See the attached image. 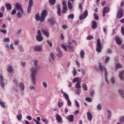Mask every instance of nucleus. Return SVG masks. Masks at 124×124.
Here are the masks:
<instances>
[{
  "label": "nucleus",
  "instance_id": "obj_22",
  "mask_svg": "<svg viewBox=\"0 0 124 124\" xmlns=\"http://www.w3.org/2000/svg\"><path fill=\"white\" fill-rule=\"evenodd\" d=\"M5 6L7 9V10H11L12 8V6H11V4L8 3L5 4Z\"/></svg>",
  "mask_w": 124,
  "mask_h": 124
},
{
  "label": "nucleus",
  "instance_id": "obj_31",
  "mask_svg": "<svg viewBox=\"0 0 124 124\" xmlns=\"http://www.w3.org/2000/svg\"><path fill=\"white\" fill-rule=\"evenodd\" d=\"M19 87L22 90V91H24L25 90V85L24 83L20 82L19 84Z\"/></svg>",
  "mask_w": 124,
  "mask_h": 124
},
{
  "label": "nucleus",
  "instance_id": "obj_49",
  "mask_svg": "<svg viewBox=\"0 0 124 124\" xmlns=\"http://www.w3.org/2000/svg\"><path fill=\"white\" fill-rule=\"evenodd\" d=\"M72 73L74 76H76V73H77V71H76V69H75V68H74V70L72 72Z\"/></svg>",
  "mask_w": 124,
  "mask_h": 124
},
{
  "label": "nucleus",
  "instance_id": "obj_51",
  "mask_svg": "<svg viewBox=\"0 0 124 124\" xmlns=\"http://www.w3.org/2000/svg\"><path fill=\"white\" fill-rule=\"evenodd\" d=\"M75 104L77 107H80V104H79V102L77 100H75Z\"/></svg>",
  "mask_w": 124,
  "mask_h": 124
},
{
  "label": "nucleus",
  "instance_id": "obj_2",
  "mask_svg": "<svg viewBox=\"0 0 124 124\" xmlns=\"http://www.w3.org/2000/svg\"><path fill=\"white\" fill-rule=\"evenodd\" d=\"M31 78L33 84L35 85V77L36 76V71H37V68H32L31 70Z\"/></svg>",
  "mask_w": 124,
  "mask_h": 124
},
{
  "label": "nucleus",
  "instance_id": "obj_15",
  "mask_svg": "<svg viewBox=\"0 0 124 124\" xmlns=\"http://www.w3.org/2000/svg\"><path fill=\"white\" fill-rule=\"evenodd\" d=\"M34 50L36 52H41L42 51V47L36 46L34 47Z\"/></svg>",
  "mask_w": 124,
  "mask_h": 124
},
{
  "label": "nucleus",
  "instance_id": "obj_14",
  "mask_svg": "<svg viewBox=\"0 0 124 124\" xmlns=\"http://www.w3.org/2000/svg\"><path fill=\"white\" fill-rule=\"evenodd\" d=\"M67 119L69 122H73L74 121V116L73 115H70L67 116Z\"/></svg>",
  "mask_w": 124,
  "mask_h": 124
},
{
  "label": "nucleus",
  "instance_id": "obj_26",
  "mask_svg": "<svg viewBox=\"0 0 124 124\" xmlns=\"http://www.w3.org/2000/svg\"><path fill=\"white\" fill-rule=\"evenodd\" d=\"M57 56L58 58H62V51L61 50H59Z\"/></svg>",
  "mask_w": 124,
  "mask_h": 124
},
{
  "label": "nucleus",
  "instance_id": "obj_13",
  "mask_svg": "<svg viewBox=\"0 0 124 124\" xmlns=\"http://www.w3.org/2000/svg\"><path fill=\"white\" fill-rule=\"evenodd\" d=\"M87 118L90 122L93 120V114L90 111L87 112Z\"/></svg>",
  "mask_w": 124,
  "mask_h": 124
},
{
  "label": "nucleus",
  "instance_id": "obj_12",
  "mask_svg": "<svg viewBox=\"0 0 124 124\" xmlns=\"http://www.w3.org/2000/svg\"><path fill=\"white\" fill-rule=\"evenodd\" d=\"M56 120L57 121V123H59L60 124H62V118L61 117V115L57 114L56 117Z\"/></svg>",
  "mask_w": 124,
  "mask_h": 124
},
{
  "label": "nucleus",
  "instance_id": "obj_34",
  "mask_svg": "<svg viewBox=\"0 0 124 124\" xmlns=\"http://www.w3.org/2000/svg\"><path fill=\"white\" fill-rule=\"evenodd\" d=\"M0 105H1L2 108H6V106H5V103L4 102H1L0 101Z\"/></svg>",
  "mask_w": 124,
  "mask_h": 124
},
{
  "label": "nucleus",
  "instance_id": "obj_24",
  "mask_svg": "<svg viewBox=\"0 0 124 124\" xmlns=\"http://www.w3.org/2000/svg\"><path fill=\"white\" fill-rule=\"evenodd\" d=\"M68 7L70 10H71L73 9V6H72V3L70 2V0L68 1Z\"/></svg>",
  "mask_w": 124,
  "mask_h": 124
},
{
  "label": "nucleus",
  "instance_id": "obj_4",
  "mask_svg": "<svg viewBox=\"0 0 124 124\" xmlns=\"http://www.w3.org/2000/svg\"><path fill=\"white\" fill-rule=\"evenodd\" d=\"M110 12V8L109 7H104L102 11V16L105 17L106 14Z\"/></svg>",
  "mask_w": 124,
  "mask_h": 124
},
{
  "label": "nucleus",
  "instance_id": "obj_6",
  "mask_svg": "<svg viewBox=\"0 0 124 124\" xmlns=\"http://www.w3.org/2000/svg\"><path fill=\"white\" fill-rule=\"evenodd\" d=\"M33 4V0H29V5L27 7V13H31V6Z\"/></svg>",
  "mask_w": 124,
  "mask_h": 124
},
{
  "label": "nucleus",
  "instance_id": "obj_55",
  "mask_svg": "<svg viewBox=\"0 0 124 124\" xmlns=\"http://www.w3.org/2000/svg\"><path fill=\"white\" fill-rule=\"evenodd\" d=\"M76 93L79 95L80 94V93H81V90L80 89H77L76 91Z\"/></svg>",
  "mask_w": 124,
  "mask_h": 124
},
{
  "label": "nucleus",
  "instance_id": "obj_63",
  "mask_svg": "<svg viewBox=\"0 0 124 124\" xmlns=\"http://www.w3.org/2000/svg\"><path fill=\"white\" fill-rule=\"evenodd\" d=\"M43 85L44 88H47V83H46V82H44L43 83Z\"/></svg>",
  "mask_w": 124,
  "mask_h": 124
},
{
  "label": "nucleus",
  "instance_id": "obj_3",
  "mask_svg": "<svg viewBox=\"0 0 124 124\" xmlns=\"http://www.w3.org/2000/svg\"><path fill=\"white\" fill-rule=\"evenodd\" d=\"M101 43H100V39H98L97 40V47L96 48V51L98 52V53H101Z\"/></svg>",
  "mask_w": 124,
  "mask_h": 124
},
{
  "label": "nucleus",
  "instance_id": "obj_33",
  "mask_svg": "<svg viewBox=\"0 0 124 124\" xmlns=\"http://www.w3.org/2000/svg\"><path fill=\"white\" fill-rule=\"evenodd\" d=\"M61 47H62V49H63L64 50V51H67V47H66V46L63 44H61Z\"/></svg>",
  "mask_w": 124,
  "mask_h": 124
},
{
  "label": "nucleus",
  "instance_id": "obj_50",
  "mask_svg": "<svg viewBox=\"0 0 124 124\" xmlns=\"http://www.w3.org/2000/svg\"><path fill=\"white\" fill-rule=\"evenodd\" d=\"M16 15L18 18H22V15L21 14V13H20V12H17Z\"/></svg>",
  "mask_w": 124,
  "mask_h": 124
},
{
  "label": "nucleus",
  "instance_id": "obj_40",
  "mask_svg": "<svg viewBox=\"0 0 124 124\" xmlns=\"http://www.w3.org/2000/svg\"><path fill=\"white\" fill-rule=\"evenodd\" d=\"M58 107H59L60 108H61V107H62V106H63V102H60V101H58Z\"/></svg>",
  "mask_w": 124,
  "mask_h": 124
},
{
  "label": "nucleus",
  "instance_id": "obj_39",
  "mask_svg": "<svg viewBox=\"0 0 124 124\" xmlns=\"http://www.w3.org/2000/svg\"><path fill=\"white\" fill-rule=\"evenodd\" d=\"M116 68H123V65L120 64V63H117L116 65Z\"/></svg>",
  "mask_w": 124,
  "mask_h": 124
},
{
  "label": "nucleus",
  "instance_id": "obj_37",
  "mask_svg": "<svg viewBox=\"0 0 124 124\" xmlns=\"http://www.w3.org/2000/svg\"><path fill=\"white\" fill-rule=\"evenodd\" d=\"M108 113V119H110V118H111V116H112V113L111 112V111L108 110H107Z\"/></svg>",
  "mask_w": 124,
  "mask_h": 124
},
{
  "label": "nucleus",
  "instance_id": "obj_53",
  "mask_svg": "<svg viewBox=\"0 0 124 124\" xmlns=\"http://www.w3.org/2000/svg\"><path fill=\"white\" fill-rule=\"evenodd\" d=\"M79 8L80 9V12H82V11H83V5H82V3L79 4Z\"/></svg>",
  "mask_w": 124,
  "mask_h": 124
},
{
  "label": "nucleus",
  "instance_id": "obj_38",
  "mask_svg": "<svg viewBox=\"0 0 124 124\" xmlns=\"http://www.w3.org/2000/svg\"><path fill=\"white\" fill-rule=\"evenodd\" d=\"M16 118L18 121H21L22 120V114H19L16 116Z\"/></svg>",
  "mask_w": 124,
  "mask_h": 124
},
{
  "label": "nucleus",
  "instance_id": "obj_17",
  "mask_svg": "<svg viewBox=\"0 0 124 124\" xmlns=\"http://www.w3.org/2000/svg\"><path fill=\"white\" fill-rule=\"evenodd\" d=\"M104 70H105V80L107 82V83H109V80H108V78H107V76L108 75V73H107V70L106 69V68H104Z\"/></svg>",
  "mask_w": 124,
  "mask_h": 124
},
{
  "label": "nucleus",
  "instance_id": "obj_48",
  "mask_svg": "<svg viewBox=\"0 0 124 124\" xmlns=\"http://www.w3.org/2000/svg\"><path fill=\"white\" fill-rule=\"evenodd\" d=\"M94 18L95 20H99V17L96 15V13L94 14Z\"/></svg>",
  "mask_w": 124,
  "mask_h": 124
},
{
  "label": "nucleus",
  "instance_id": "obj_9",
  "mask_svg": "<svg viewBox=\"0 0 124 124\" xmlns=\"http://www.w3.org/2000/svg\"><path fill=\"white\" fill-rule=\"evenodd\" d=\"M63 96H65V99L67 101L68 106H71L72 103L70 99H69V96H68V94L64 93L63 94Z\"/></svg>",
  "mask_w": 124,
  "mask_h": 124
},
{
  "label": "nucleus",
  "instance_id": "obj_36",
  "mask_svg": "<svg viewBox=\"0 0 124 124\" xmlns=\"http://www.w3.org/2000/svg\"><path fill=\"white\" fill-rule=\"evenodd\" d=\"M71 19V20H73L74 19V15L73 14H71L68 16V19Z\"/></svg>",
  "mask_w": 124,
  "mask_h": 124
},
{
  "label": "nucleus",
  "instance_id": "obj_16",
  "mask_svg": "<svg viewBox=\"0 0 124 124\" xmlns=\"http://www.w3.org/2000/svg\"><path fill=\"white\" fill-rule=\"evenodd\" d=\"M36 39L37 41H39V42H41V41L43 40V37H42V35H37L36 36Z\"/></svg>",
  "mask_w": 124,
  "mask_h": 124
},
{
  "label": "nucleus",
  "instance_id": "obj_20",
  "mask_svg": "<svg viewBox=\"0 0 124 124\" xmlns=\"http://www.w3.org/2000/svg\"><path fill=\"white\" fill-rule=\"evenodd\" d=\"M115 40L117 44L118 45H121L122 44V40L120 38H119V37H116Z\"/></svg>",
  "mask_w": 124,
  "mask_h": 124
},
{
  "label": "nucleus",
  "instance_id": "obj_5",
  "mask_svg": "<svg viewBox=\"0 0 124 124\" xmlns=\"http://www.w3.org/2000/svg\"><path fill=\"white\" fill-rule=\"evenodd\" d=\"M124 16V9L123 8H120L118 10V12L117 14V18H118V19H121L122 17Z\"/></svg>",
  "mask_w": 124,
  "mask_h": 124
},
{
  "label": "nucleus",
  "instance_id": "obj_42",
  "mask_svg": "<svg viewBox=\"0 0 124 124\" xmlns=\"http://www.w3.org/2000/svg\"><path fill=\"white\" fill-rule=\"evenodd\" d=\"M46 43H47L49 47H53V43H52V42H49V40H46Z\"/></svg>",
  "mask_w": 124,
  "mask_h": 124
},
{
  "label": "nucleus",
  "instance_id": "obj_27",
  "mask_svg": "<svg viewBox=\"0 0 124 124\" xmlns=\"http://www.w3.org/2000/svg\"><path fill=\"white\" fill-rule=\"evenodd\" d=\"M79 55L82 59H84L85 57V51H84V50H81Z\"/></svg>",
  "mask_w": 124,
  "mask_h": 124
},
{
  "label": "nucleus",
  "instance_id": "obj_21",
  "mask_svg": "<svg viewBox=\"0 0 124 124\" xmlns=\"http://www.w3.org/2000/svg\"><path fill=\"white\" fill-rule=\"evenodd\" d=\"M68 48H69L71 51H74V46L72 45V43L71 42H69V44L67 46Z\"/></svg>",
  "mask_w": 124,
  "mask_h": 124
},
{
  "label": "nucleus",
  "instance_id": "obj_47",
  "mask_svg": "<svg viewBox=\"0 0 124 124\" xmlns=\"http://www.w3.org/2000/svg\"><path fill=\"white\" fill-rule=\"evenodd\" d=\"M86 39L87 40H92V39H93V36H88Z\"/></svg>",
  "mask_w": 124,
  "mask_h": 124
},
{
  "label": "nucleus",
  "instance_id": "obj_57",
  "mask_svg": "<svg viewBox=\"0 0 124 124\" xmlns=\"http://www.w3.org/2000/svg\"><path fill=\"white\" fill-rule=\"evenodd\" d=\"M50 57L52 58V59L53 60V61H55V59H54V57H55V55H54V54L53 53H50Z\"/></svg>",
  "mask_w": 124,
  "mask_h": 124
},
{
  "label": "nucleus",
  "instance_id": "obj_41",
  "mask_svg": "<svg viewBox=\"0 0 124 124\" xmlns=\"http://www.w3.org/2000/svg\"><path fill=\"white\" fill-rule=\"evenodd\" d=\"M85 100L88 102H92V101H93V99L90 97L85 98Z\"/></svg>",
  "mask_w": 124,
  "mask_h": 124
},
{
  "label": "nucleus",
  "instance_id": "obj_29",
  "mask_svg": "<svg viewBox=\"0 0 124 124\" xmlns=\"http://www.w3.org/2000/svg\"><path fill=\"white\" fill-rule=\"evenodd\" d=\"M7 71H8V72L10 73H12V72H13V67H12L11 66H9L7 68Z\"/></svg>",
  "mask_w": 124,
  "mask_h": 124
},
{
  "label": "nucleus",
  "instance_id": "obj_61",
  "mask_svg": "<svg viewBox=\"0 0 124 124\" xmlns=\"http://www.w3.org/2000/svg\"><path fill=\"white\" fill-rule=\"evenodd\" d=\"M12 15H15L16 14V10H13L11 12Z\"/></svg>",
  "mask_w": 124,
  "mask_h": 124
},
{
  "label": "nucleus",
  "instance_id": "obj_45",
  "mask_svg": "<svg viewBox=\"0 0 124 124\" xmlns=\"http://www.w3.org/2000/svg\"><path fill=\"white\" fill-rule=\"evenodd\" d=\"M79 80V78H75L73 79V83H76V82H78Z\"/></svg>",
  "mask_w": 124,
  "mask_h": 124
},
{
  "label": "nucleus",
  "instance_id": "obj_25",
  "mask_svg": "<svg viewBox=\"0 0 124 124\" xmlns=\"http://www.w3.org/2000/svg\"><path fill=\"white\" fill-rule=\"evenodd\" d=\"M76 88L77 89H80L81 88V81H78L76 84Z\"/></svg>",
  "mask_w": 124,
  "mask_h": 124
},
{
  "label": "nucleus",
  "instance_id": "obj_62",
  "mask_svg": "<svg viewBox=\"0 0 124 124\" xmlns=\"http://www.w3.org/2000/svg\"><path fill=\"white\" fill-rule=\"evenodd\" d=\"M110 81L112 84H115V79L113 77L111 78Z\"/></svg>",
  "mask_w": 124,
  "mask_h": 124
},
{
  "label": "nucleus",
  "instance_id": "obj_35",
  "mask_svg": "<svg viewBox=\"0 0 124 124\" xmlns=\"http://www.w3.org/2000/svg\"><path fill=\"white\" fill-rule=\"evenodd\" d=\"M49 2L51 5H55L56 3V0H49Z\"/></svg>",
  "mask_w": 124,
  "mask_h": 124
},
{
  "label": "nucleus",
  "instance_id": "obj_18",
  "mask_svg": "<svg viewBox=\"0 0 124 124\" xmlns=\"http://www.w3.org/2000/svg\"><path fill=\"white\" fill-rule=\"evenodd\" d=\"M57 14L58 16H61L62 10L61 9V6L60 5H57Z\"/></svg>",
  "mask_w": 124,
  "mask_h": 124
},
{
  "label": "nucleus",
  "instance_id": "obj_19",
  "mask_svg": "<svg viewBox=\"0 0 124 124\" xmlns=\"http://www.w3.org/2000/svg\"><path fill=\"white\" fill-rule=\"evenodd\" d=\"M92 28L93 30H95V29H96L97 28V23L95 22V21H92Z\"/></svg>",
  "mask_w": 124,
  "mask_h": 124
},
{
  "label": "nucleus",
  "instance_id": "obj_44",
  "mask_svg": "<svg viewBox=\"0 0 124 124\" xmlns=\"http://www.w3.org/2000/svg\"><path fill=\"white\" fill-rule=\"evenodd\" d=\"M82 88L84 91H88V87H87V84H83Z\"/></svg>",
  "mask_w": 124,
  "mask_h": 124
},
{
  "label": "nucleus",
  "instance_id": "obj_59",
  "mask_svg": "<svg viewBox=\"0 0 124 124\" xmlns=\"http://www.w3.org/2000/svg\"><path fill=\"white\" fill-rule=\"evenodd\" d=\"M109 61H110V57H107L106 58L105 62H109Z\"/></svg>",
  "mask_w": 124,
  "mask_h": 124
},
{
  "label": "nucleus",
  "instance_id": "obj_8",
  "mask_svg": "<svg viewBox=\"0 0 124 124\" xmlns=\"http://www.w3.org/2000/svg\"><path fill=\"white\" fill-rule=\"evenodd\" d=\"M16 7L18 11H20L21 13H24V10L23 9V7H22L19 2H16Z\"/></svg>",
  "mask_w": 124,
  "mask_h": 124
},
{
  "label": "nucleus",
  "instance_id": "obj_10",
  "mask_svg": "<svg viewBox=\"0 0 124 124\" xmlns=\"http://www.w3.org/2000/svg\"><path fill=\"white\" fill-rule=\"evenodd\" d=\"M47 22L50 23L51 26H54V25H56V24H57L56 19H55L54 17L49 18L47 20Z\"/></svg>",
  "mask_w": 124,
  "mask_h": 124
},
{
  "label": "nucleus",
  "instance_id": "obj_43",
  "mask_svg": "<svg viewBox=\"0 0 124 124\" xmlns=\"http://www.w3.org/2000/svg\"><path fill=\"white\" fill-rule=\"evenodd\" d=\"M0 31L2 33H4V34H6L7 32V31L6 30L0 29Z\"/></svg>",
  "mask_w": 124,
  "mask_h": 124
},
{
  "label": "nucleus",
  "instance_id": "obj_58",
  "mask_svg": "<svg viewBox=\"0 0 124 124\" xmlns=\"http://www.w3.org/2000/svg\"><path fill=\"white\" fill-rule=\"evenodd\" d=\"M27 119H28L29 121H31V120H32V117L30 115H28L27 116Z\"/></svg>",
  "mask_w": 124,
  "mask_h": 124
},
{
  "label": "nucleus",
  "instance_id": "obj_54",
  "mask_svg": "<svg viewBox=\"0 0 124 124\" xmlns=\"http://www.w3.org/2000/svg\"><path fill=\"white\" fill-rule=\"evenodd\" d=\"M42 121L43 123H45V124H48V120L47 119H42Z\"/></svg>",
  "mask_w": 124,
  "mask_h": 124
},
{
  "label": "nucleus",
  "instance_id": "obj_64",
  "mask_svg": "<svg viewBox=\"0 0 124 124\" xmlns=\"http://www.w3.org/2000/svg\"><path fill=\"white\" fill-rule=\"evenodd\" d=\"M120 122H124V116H122L120 118Z\"/></svg>",
  "mask_w": 124,
  "mask_h": 124
},
{
  "label": "nucleus",
  "instance_id": "obj_30",
  "mask_svg": "<svg viewBox=\"0 0 124 124\" xmlns=\"http://www.w3.org/2000/svg\"><path fill=\"white\" fill-rule=\"evenodd\" d=\"M105 68V66L104 67L102 66L101 63H99V69H100V71H101V72L103 71V69H104Z\"/></svg>",
  "mask_w": 124,
  "mask_h": 124
},
{
  "label": "nucleus",
  "instance_id": "obj_46",
  "mask_svg": "<svg viewBox=\"0 0 124 124\" xmlns=\"http://www.w3.org/2000/svg\"><path fill=\"white\" fill-rule=\"evenodd\" d=\"M9 41H10L9 38H5L3 39V42H9Z\"/></svg>",
  "mask_w": 124,
  "mask_h": 124
},
{
  "label": "nucleus",
  "instance_id": "obj_23",
  "mask_svg": "<svg viewBox=\"0 0 124 124\" xmlns=\"http://www.w3.org/2000/svg\"><path fill=\"white\" fill-rule=\"evenodd\" d=\"M42 31L43 34H44V35H45L46 37H49V36H50V34L49 33V32L46 31L44 30H42Z\"/></svg>",
  "mask_w": 124,
  "mask_h": 124
},
{
  "label": "nucleus",
  "instance_id": "obj_60",
  "mask_svg": "<svg viewBox=\"0 0 124 124\" xmlns=\"http://www.w3.org/2000/svg\"><path fill=\"white\" fill-rule=\"evenodd\" d=\"M62 4L63 6H67V5H66V2H65V1L64 0L62 1Z\"/></svg>",
  "mask_w": 124,
  "mask_h": 124
},
{
  "label": "nucleus",
  "instance_id": "obj_7",
  "mask_svg": "<svg viewBox=\"0 0 124 124\" xmlns=\"http://www.w3.org/2000/svg\"><path fill=\"white\" fill-rule=\"evenodd\" d=\"M88 15V10H86L83 13V16L82 15H81L79 16V20L82 21V20H85L87 17Z\"/></svg>",
  "mask_w": 124,
  "mask_h": 124
},
{
  "label": "nucleus",
  "instance_id": "obj_32",
  "mask_svg": "<svg viewBox=\"0 0 124 124\" xmlns=\"http://www.w3.org/2000/svg\"><path fill=\"white\" fill-rule=\"evenodd\" d=\"M119 93H120V94H121L122 98L124 99V91H123V90L122 89H119L118 90Z\"/></svg>",
  "mask_w": 124,
  "mask_h": 124
},
{
  "label": "nucleus",
  "instance_id": "obj_56",
  "mask_svg": "<svg viewBox=\"0 0 124 124\" xmlns=\"http://www.w3.org/2000/svg\"><path fill=\"white\" fill-rule=\"evenodd\" d=\"M38 61L37 60L34 61V66H37Z\"/></svg>",
  "mask_w": 124,
  "mask_h": 124
},
{
  "label": "nucleus",
  "instance_id": "obj_11",
  "mask_svg": "<svg viewBox=\"0 0 124 124\" xmlns=\"http://www.w3.org/2000/svg\"><path fill=\"white\" fill-rule=\"evenodd\" d=\"M0 83L2 89H4V78L2 75H0Z\"/></svg>",
  "mask_w": 124,
  "mask_h": 124
},
{
  "label": "nucleus",
  "instance_id": "obj_28",
  "mask_svg": "<svg viewBox=\"0 0 124 124\" xmlns=\"http://www.w3.org/2000/svg\"><path fill=\"white\" fill-rule=\"evenodd\" d=\"M67 11V6H63L62 9V13L65 14V13Z\"/></svg>",
  "mask_w": 124,
  "mask_h": 124
},
{
  "label": "nucleus",
  "instance_id": "obj_52",
  "mask_svg": "<svg viewBox=\"0 0 124 124\" xmlns=\"http://www.w3.org/2000/svg\"><path fill=\"white\" fill-rule=\"evenodd\" d=\"M102 107H101V105L98 104V106H97V109L99 110V111H100L101 110Z\"/></svg>",
  "mask_w": 124,
  "mask_h": 124
},
{
  "label": "nucleus",
  "instance_id": "obj_1",
  "mask_svg": "<svg viewBox=\"0 0 124 124\" xmlns=\"http://www.w3.org/2000/svg\"><path fill=\"white\" fill-rule=\"evenodd\" d=\"M48 14V12L46 10H44L42 11L41 16H39V14H37L35 16V19L36 21H40L41 22H44L46 17H47V15Z\"/></svg>",
  "mask_w": 124,
  "mask_h": 124
}]
</instances>
